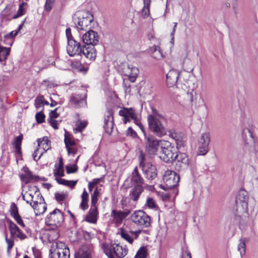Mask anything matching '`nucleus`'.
Wrapping results in <instances>:
<instances>
[{
  "instance_id": "obj_42",
  "label": "nucleus",
  "mask_w": 258,
  "mask_h": 258,
  "mask_svg": "<svg viewBox=\"0 0 258 258\" xmlns=\"http://www.w3.org/2000/svg\"><path fill=\"white\" fill-rule=\"evenodd\" d=\"M9 52V49L6 47L0 46V61L2 62L6 59Z\"/></svg>"
},
{
  "instance_id": "obj_9",
  "label": "nucleus",
  "mask_w": 258,
  "mask_h": 258,
  "mask_svg": "<svg viewBox=\"0 0 258 258\" xmlns=\"http://www.w3.org/2000/svg\"><path fill=\"white\" fill-rule=\"evenodd\" d=\"M163 179L165 183L163 188L168 189L175 187L178 184L180 178L174 171L167 170L165 172Z\"/></svg>"
},
{
  "instance_id": "obj_2",
  "label": "nucleus",
  "mask_w": 258,
  "mask_h": 258,
  "mask_svg": "<svg viewBox=\"0 0 258 258\" xmlns=\"http://www.w3.org/2000/svg\"><path fill=\"white\" fill-rule=\"evenodd\" d=\"M63 221V215L58 209H55L51 212L45 219V223L50 228L54 230L53 232V237L52 240L56 239L58 237V233L56 230L57 227L59 226Z\"/></svg>"
},
{
  "instance_id": "obj_24",
  "label": "nucleus",
  "mask_w": 258,
  "mask_h": 258,
  "mask_svg": "<svg viewBox=\"0 0 258 258\" xmlns=\"http://www.w3.org/2000/svg\"><path fill=\"white\" fill-rule=\"evenodd\" d=\"M9 228L11 237L10 239H8L7 237L6 238V241L8 243L7 252L8 253L10 252V249L14 244V239L16 238V226L15 224L10 223Z\"/></svg>"
},
{
  "instance_id": "obj_36",
  "label": "nucleus",
  "mask_w": 258,
  "mask_h": 258,
  "mask_svg": "<svg viewBox=\"0 0 258 258\" xmlns=\"http://www.w3.org/2000/svg\"><path fill=\"white\" fill-rule=\"evenodd\" d=\"M56 179L58 183L69 186L71 188H73L76 185L77 182V180H67L60 178H57Z\"/></svg>"
},
{
  "instance_id": "obj_59",
  "label": "nucleus",
  "mask_w": 258,
  "mask_h": 258,
  "mask_svg": "<svg viewBox=\"0 0 258 258\" xmlns=\"http://www.w3.org/2000/svg\"><path fill=\"white\" fill-rule=\"evenodd\" d=\"M10 212L12 216L16 220V206L15 203L12 204Z\"/></svg>"
},
{
  "instance_id": "obj_43",
  "label": "nucleus",
  "mask_w": 258,
  "mask_h": 258,
  "mask_svg": "<svg viewBox=\"0 0 258 258\" xmlns=\"http://www.w3.org/2000/svg\"><path fill=\"white\" fill-rule=\"evenodd\" d=\"M147 249L145 247H141L138 251L135 258H146Z\"/></svg>"
},
{
  "instance_id": "obj_13",
  "label": "nucleus",
  "mask_w": 258,
  "mask_h": 258,
  "mask_svg": "<svg viewBox=\"0 0 258 258\" xmlns=\"http://www.w3.org/2000/svg\"><path fill=\"white\" fill-rule=\"evenodd\" d=\"M142 160L140 161V165L142 167V170L144 172L146 177L149 179H153L157 176V170L155 166L150 163L146 164L143 163L144 156H140Z\"/></svg>"
},
{
  "instance_id": "obj_52",
  "label": "nucleus",
  "mask_w": 258,
  "mask_h": 258,
  "mask_svg": "<svg viewBox=\"0 0 258 258\" xmlns=\"http://www.w3.org/2000/svg\"><path fill=\"white\" fill-rule=\"evenodd\" d=\"M23 139L22 135L17 136V157L18 156H21L22 153L21 151V143Z\"/></svg>"
},
{
  "instance_id": "obj_28",
  "label": "nucleus",
  "mask_w": 258,
  "mask_h": 258,
  "mask_svg": "<svg viewBox=\"0 0 258 258\" xmlns=\"http://www.w3.org/2000/svg\"><path fill=\"white\" fill-rule=\"evenodd\" d=\"M36 190H37V187L32 185L29 187L28 190L27 191H25L24 193L22 194L23 200L26 201L27 203L30 204L31 206L33 205V192H35Z\"/></svg>"
},
{
  "instance_id": "obj_15",
  "label": "nucleus",
  "mask_w": 258,
  "mask_h": 258,
  "mask_svg": "<svg viewBox=\"0 0 258 258\" xmlns=\"http://www.w3.org/2000/svg\"><path fill=\"white\" fill-rule=\"evenodd\" d=\"M22 173L20 175L21 179L26 183L39 180L44 181L45 178L33 175L27 167H24L22 170Z\"/></svg>"
},
{
  "instance_id": "obj_7",
  "label": "nucleus",
  "mask_w": 258,
  "mask_h": 258,
  "mask_svg": "<svg viewBox=\"0 0 258 258\" xmlns=\"http://www.w3.org/2000/svg\"><path fill=\"white\" fill-rule=\"evenodd\" d=\"M145 137V145L146 152L150 155H155L161 147V140H158L152 135H147L144 127L142 131Z\"/></svg>"
},
{
  "instance_id": "obj_40",
  "label": "nucleus",
  "mask_w": 258,
  "mask_h": 258,
  "mask_svg": "<svg viewBox=\"0 0 258 258\" xmlns=\"http://www.w3.org/2000/svg\"><path fill=\"white\" fill-rule=\"evenodd\" d=\"M150 0H144V6L142 9V15L145 17H147L150 14Z\"/></svg>"
},
{
  "instance_id": "obj_29",
  "label": "nucleus",
  "mask_w": 258,
  "mask_h": 258,
  "mask_svg": "<svg viewBox=\"0 0 258 258\" xmlns=\"http://www.w3.org/2000/svg\"><path fill=\"white\" fill-rule=\"evenodd\" d=\"M38 148L42 150L43 153L50 148V142L47 137H44L37 140Z\"/></svg>"
},
{
  "instance_id": "obj_47",
  "label": "nucleus",
  "mask_w": 258,
  "mask_h": 258,
  "mask_svg": "<svg viewBox=\"0 0 258 258\" xmlns=\"http://www.w3.org/2000/svg\"><path fill=\"white\" fill-rule=\"evenodd\" d=\"M146 206L150 209H155L157 207L155 200L152 198L150 197L147 198Z\"/></svg>"
},
{
  "instance_id": "obj_49",
  "label": "nucleus",
  "mask_w": 258,
  "mask_h": 258,
  "mask_svg": "<svg viewBox=\"0 0 258 258\" xmlns=\"http://www.w3.org/2000/svg\"><path fill=\"white\" fill-rule=\"evenodd\" d=\"M35 118L39 123H42L44 121L45 115L43 114L42 110L36 114Z\"/></svg>"
},
{
  "instance_id": "obj_34",
  "label": "nucleus",
  "mask_w": 258,
  "mask_h": 258,
  "mask_svg": "<svg viewBox=\"0 0 258 258\" xmlns=\"http://www.w3.org/2000/svg\"><path fill=\"white\" fill-rule=\"evenodd\" d=\"M151 51L152 52V56L153 58L156 59H161L163 56L161 53L159 47L158 46H154L151 48Z\"/></svg>"
},
{
  "instance_id": "obj_54",
  "label": "nucleus",
  "mask_w": 258,
  "mask_h": 258,
  "mask_svg": "<svg viewBox=\"0 0 258 258\" xmlns=\"http://www.w3.org/2000/svg\"><path fill=\"white\" fill-rule=\"evenodd\" d=\"M168 133L169 136L174 140L181 134L180 133H176L174 129L169 130Z\"/></svg>"
},
{
  "instance_id": "obj_35",
  "label": "nucleus",
  "mask_w": 258,
  "mask_h": 258,
  "mask_svg": "<svg viewBox=\"0 0 258 258\" xmlns=\"http://www.w3.org/2000/svg\"><path fill=\"white\" fill-rule=\"evenodd\" d=\"M210 142V135L209 132H206L202 134L199 140V145H204L209 146Z\"/></svg>"
},
{
  "instance_id": "obj_5",
  "label": "nucleus",
  "mask_w": 258,
  "mask_h": 258,
  "mask_svg": "<svg viewBox=\"0 0 258 258\" xmlns=\"http://www.w3.org/2000/svg\"><path fill=\"white\" fill-rule=\"evenodd\" d=\"M119 115L123 117L122 121L124 124L134 121L135 124L139 127L141 131H143L144 125L141 122V116L132 108L124 107L119 111Z\"/></svg>"
},
{
  "instance_id": "obj_6",
  "label": "nucleus",
  "mask_w": 258,
  "mask_h": 258,
  "mask_svg": "<svg viewBox=\"0 0 258 258\" xmlns=\"http://www.w3.org/2000/svg\"><path fill=\"white\" fill-rule=\"evenodd\" d=\"M93 16L89 13H84L82 17L75 14L73 17V22L78 30L87 31L90 29L93 22Z\"/></svg>"
},
{
  "instance_id": "obj_12",
  "label": "nucleus",
  "mask_w": 258,
  "mask_h": 258,
  "mask_svg": "<svg viewBox=\"0 0 258 258\" xmlns=\"http://www.w3.org/2000/svg\"><path fill=\"white\" fill-rule=\"evenodd\" d=\"M70 254L69 247L63 243H60L53 251H51L50 258H70Z\"/></svg>"
},
{
  "instance_id": "obj_4",
  "label": "nucleus",
  "mask_w": 258,
  "mask_h": 258,
  "mask_svg": "<svg viewBox=\"0 0 258 258\" xmlns=\"http://www.w3.org/2000/svg\"><path fill=\"white\" fill-rule=\"evenodd\" d=\"M177 152L171 143L166 140H161L160 158L165 162H171L175 160Z\"/></svg>"
},
{
  "instance_id": "obj_44",
  "label": "nucleus",
  "mask_w": 258,
  "mask_h": 258,
  "mask_svg": "<svg viewBox=\"0 0 258 258\" xmlns=\"http://www.w3.org/2000/svg\"><path fill=\"white\" fill-rule=\"evenodd\" d=\"M44 98L43 96H39L35 100V105L37 109L43 107Z\"/></svg>"
},
{
  "instance_id": "obj_8",
  "label": "nucleus",
  "mask_w": 258,
  "mask_h": 258,
  "mask_svg": "<svg viewBox=\"0 0 258 258\" xmlns=\"http://www.w3.org/2000/svg\"><path fill=\"white\" fill-rule=\"evenodd\" d=\"M131 218L134 224L141 228L148 227L150 225V217L143 211L135 212Z\"/></svg>"
},
{
  "instance_id": "obj_64",
  "label": "nucleus",
  "mask_w": 258,
  "mask_h": 258,
  "mask_svg": "<svg viewBox=\"0 0 258 258\" xmlns=\"http://www.w3.org/2000/svg\"><path fill=\"white\" fill-rule=\"evenodd\" d=\"M77 166L76 165H71L67 167V170L68 173H74L77 171Z\"/></svg>"
},
{
  "instance_id": "obj_32",
  "label": "nucleus",
  "mask_w": 258,
  "mask_h": 258,
  "mask_svg": "<svg viewBox=\"0 0 258 258\" xmlns=\"http://www.w3.org/2000/svg\"><path fill=\"white\" fill-rule=\"evenodd\" d=\"M31 207L37 216L43 214L47 209L46 204L44 201L33 204Z\"/></svg>"
},
{
  "instance_id": "obj_3",
  "label": "nucleus",
  "mask_w": 258,
  "mask_h": 258,
  "mask_svg": "<svg viewBox=\"0 0 258 258\" xmlns=\"http://www.w3.org/2000/svg\"><path fill=\"white\" fill-rule=\"evenodd\" d=\"M102 248L108 258H122L127 253V249L118 244L103 243Z\"/></svg>"
},
{
  "instance_id": "obj_1",
  "label": "nucleus",
  "mask_w": 258,
  "mask_h": 258,
  "mask_svg": "<svg viewBox=\"0 0 258 258\" xmlns=\"http://www.w3.org/2000/svg\"><path fill=\"white\" fill-rule=\"evenodd\" d=\"M147 120L149 129L157 137L161 138L167 134V119L154 108H152V112L148 115Z\"/></svg>"
},
{
  "instance_id": "obj_53",
  "label": "nucleus",
  "mask_w": 258,
  "mask_h": 258,
  "mask_svg": "<svg viewBox=\"0 0 258 258\" xmlns=\"http://www.w3.org/2000/svg\"><path fill=\"white\" fill-rule=\"evenodd\" d=\"M55 2V0H46V3L45 5V9L47 11H50L54 5Z\"/></svg>"
},
{
  "instance_id": "obj_55",
  "label": "nucleus",
  "mask_w": 258,
  "mask_h": 258,
  "mask_svg": "<svg viewBox=\"0 0 258 258\" xmlns=\"http://www.w3.org/2000/svg\"><path fill=\"white\" fill-rule=\"evenodd\" d=\"M54 175L62 176L64 175L63 167L61 165H59L57 168L54 171Z\"/></svg>"
},
{
  "instance_id": "obj_41",
  "label": "nucleus",
  "mask_w": 258,
  "mask_h": 258,
  "mask_svg": "<svg viewBox=\"0 0 258 258\" xmlns=\"http://www.w3.org/2000/svg\"><path fill=\"white\" fill-rule=\"evenodd\" d=\"M64 143L66 148L74 146L75 145V142L73 140L71 135L67 133L65 134Z\"/></svg>"
},
{
  "instance_id": "obj_37",
  "label": "nucleus",
  "mask_w": 258,
  "mask_h": 258,
  "mask_svg": "<svg viewBox=\"0 0 258 258\" xmlns=\"http://www.w3.org/2000/svg\"><path fill=\"white\" fill-rule=\"evenodd\" d=\"M177 149L184 147L186 144V140L185 137L181 134L175 140Z\"/></svg>"
},
{
  "instance_id": "obj_14",
  "label": "nucleus",
  "mask_w": 258,
  "mask_h": 258,
  "mask_svg": "<svg viewBox=\"0 0 258 258\" xmlns=\"http://www.w3.org/2000/svg\"><path fill=\"white\" fill-rule=\"evenodd\" d=\"M99 40L98 33L93 30H89L82 36V41L87 45L95 46Z\"/></svg>"
},
{
  "instance_id": "obj_58",
  "label": "nucleus",
  "mask_w": 258,
  "mask_h": 258,
  "mask_svg": "<svg viewBox=\"0 0 258 258\" xmlns=\"http://www.w3.org/2000/svg\"><path fill=\"white\" fill-rule=\"evenodd\" d=\"M9 82V78L8 77L0 75V87L5 86Z\"/></svg>"
},
{
  "instance_id": "obj_56",
  "label": "nucleus",
  "mask_w": 258,
  "mask_h": 258,
  "mask_svg": "<svg viewBox=\"0 0 258 258\" xmlns=\"http://www.w3.org/2000/svg\"><path fill=\"white\" fill-rule=\"evenodd\" d=\"M26 233L23 230L17 227V238H20L21 240H23L27 238Z\"/></svg>"
},
{
  "instance_id": "obj_23",
  "label": "nucleus",
  "mask_w": 258,
  "mask_h": 258,
  "mask_svg": "<svg viewBox=\"0 0 258 258\" xmlns=\"http://www.w3.org/2000/svg\"><path fill=\"white\" fill-rule=\"evenodd\" d=\"M141 231V230H139L136 231H131L128 233L124 230H121L120 235L122 238L126 240L130 244H132L134 240L138 238Z\"/></svg>"
},
{
  "instance_id": "obj_21",
  "label": "nucleus",
  "mask_w": 258,
  "mask_h": 258,
  "mask_svg": "<svg viewBox=\"0 0 258 258\" xmlns=\"http://www.w3.org/2000/svg\"><path fill=\"white\" fill-rule=\"evenodd\" d=\"M82 54L90 60H95L96 57V52L94 46L83 45L81 49Z\"/></svg>"
},
{
  "instance_id": "obj_30",
  "label": "nucleus",
  "mask_w": 258,
  "mask_h": 258,
  "mask_svg": "<svg viewBox=\"0 0 258 258\" xmlns=\"http://www.w3.org/2000/svg\"><path fill=\"white\" fill-rule=\"evenodd\" d=\"M131 181L136 185H143L144 179L139 173L138 168L136 167L133 171L131 175Z\"/></svg>"
},
{
  "instance_id": "obj_25",
  "label": "nucleus",
  "mask_w": 258,
  "mask_h": 258,
  "mask_svg": "<svg viewBox=\"0 0 258 258\" xmlns=\"http://www.w3.org/2000/svg\"><path fill=\"white\" fill-rule=\"evenodd\" d=\"M129 214L128 211H121L120 210H112L111 216L113 217L115 223H121L122 220Z\"/></svg>"
},
{
  "instance_id": "obj_48",
  "label": "nucleus",
  "mask_w": 258,
  "mask_h": 258,
  "mask_svg": "<svg viewBox=\"0 0 258 258\" xmlns=\"http://www.w3.org/2000/svg\"><path fill=\"white\" fill-rule=\"evenodd\" d=\"M99 191L98 190V188H96L93 193L91 195V204L92 205L96 204L97 203L98 197H99Z\"/></svg>"
},
{
  "instance_id": "obj_22",
  "label": "nucleus",
  "mask_w": 258,
  "mask_h": 258,
  "mask_svg": "<svg viewBox=\"0 0 258 258\" xmlns=\"http://www.w3.org/2000/svg\"><path fill=\"white\" fill-rule=\"evenodd\" d=\"M144 189V185H135L130 191V199L134 202H137L139 199Z\"/></svg>"
},
{
  "instance_id": "obj_39",
  "label": "nucleus",
  "mask_w": 258,
  "mask_h": 258,
  "mask_svg": "<svg viewBox=\"0 0 258 258\" xmlns=\"http://www.w3.org/2000/svg\"><path fill=\"white\" fill-rule=\"evenodd\" d=\"M88 124V122L86 121L78 120L76 122V127L74 128V132L75 133L78 132H82V131L86 127Z\"/></svg>"
},
{
  "instance_id": "obj_60",
  "label": "nucleus",
  "mask_w": 258,
  "mask_h": 258,
  "mask_svg": "<svg viewBox=\"0 0 258 258\" xmlns=\"http://www.w3.org/2000/svg\"><path fill=\"white\" fill-rule=\"evenodd\" d=\"M126 135L130 136L133 138H136L137 137V133L131 127H128L127 130Z\"/></svg>"
},
{
  "instance_id": "obj_17",
  "label": "nucleus",
  "mask_w": 258,
  "mask_h": 258,
  "mask_svg": "<svg viewBox=\"0 0 258 258\" xmlns=\"http://www.w3.org/2000/svg\"><path fill=\"white\" fill-rule=\"evenodd\" d=\"M103 127L105 132L108 134H111L113 128V117L111 110L109 109L106 112Z\"/></svg>"
},
{
  "instance_id": "obj_62",
  "label": "nucleus",
  "mask_w": 258,
  "mask_h": 258,
  "mask_svg": "<svg viewBox=\"0 0 258 258\" xmlns=\"http://www.w3.org/2000/svg\"><path fill=\"white\" fill-rule=\"evenodd\" d=\"M49 122L50 123V125L52 126V127L55 129L56 130L58 128L57 126V121L55 120L54 119L50 118L49 119Z\"/></svg>"
},
{
  "instance_id": "obj_50",
  "label": "nucleus",
  "mask_w": 258,
  "mask_h": 258,
  "mask_svg": "<svg viewBox=\"0 0 258 258\" xmlns=\"http://www.w3.org/2000/svg\"><path fill=\"white\" fill-rule=\"evenodd\" d=\"M43 154V152H42V151L37 148L36 150H35L34 153L33 154L32 156L33 159L35 161H37L40 158Z\"/></svg>"
},
{
  "instance_id": "obj_63",
  "label": "nucleus",
  "mask_w": 258,
  "mask_h": 258,
  "mask_svg": "<svg viewBox=\"0 0 258 258\" xmlns=\"http://www.w3.org/2000/svg\"><path fill=\"white\" fill-rule=\"evenodd\" d=\"M77 69L79 72L85 73L87 72L88 70V67L87 66H82L81 64H80L77 67Z\"/></svg>"
},
{
  "instance_id": "obj_20",
  "label": "nucleus",
  "mask_w": 258,
  "mask_h": 258,
  "mask_svg": "<svg viewBox=\"0 0 258 258\" xmlns=\"http://www.w3.org/2000/svg\"><path fill=\"white\" fill-rule=\"evenodd\" d=\"M180 73L176 70H170L166 75V83L169 87L174 86L179 77Z\"/></svg>"
},
{
  "instance_id": "obj_16",
  "label": "nucleus",
  "mask_w": 258,
  "mask_h": 258,
  "mask_svg": "<svg viewBox=\"0 0 258 258\" xmlns=\"http://www.w3.org/2000/svg\"><path fill=\"white\" fill-rule=\"evenodd\" d=\"M68 43L67 50L70 56L81 55L82 47L79 42L75 40H71Z\"/></svg>"
},
{
  "instance_id": "obj_26",
  "label": "nucleus",
  "mask_w": 258,
  "mask_h": 258,
  "mask_svg": "<svg viewBox=\"0 0 258 258\" xmlns=\"http://www.w3.org/2000/svg\"><path fill=\"white\" fill-rule=\"evenodd\" d=\"M98 215L97 207L96 204L91 205V208L88 215L86 217V220L90 223H94L96 222Z\"/></svg>"
},
{
  "instance_id": "obj_57",
  "label": "nucleus",
  "mask_w": 258,
  "mask_h": 258,
  "mask_svg": "<svg viewBox=\"0 0 258 258\" xmlns=\"http://www.w3.org/2000/svg\"><path fill=\"white\" fill-rule=\"evenodd\" d=\"M67 195L63 193H56L55 194V198L56 201L60 202L64 200L67 197Z\"/></svg>"
},
{
  "instance_id": "obj_38",
  "label": "nucleus",
  "mask_w": 258,
  "mask_h": 258,
  "mask_svg": "<svg viewBox=\"0 0 258 258\" xmlns=\"http://www.w3.org/2000/svg\"><path fill=\"white\" fill-rule=\"evenodd\" d=\"M33 204H35L37 203H41L44 201L42 196L40 194V192L37 187V190H36L35 192H33Z\"/></svg>"
},
{
  "instance_id": "obj_45",
  "label": "nucleus",
  "mask_w": 258,
  "mask_h": 258,
  "mask_svg": "<svg viewBox=\"0 0 258 258\" xmlns=\"http://www.w3.org/2000/svg\"><path fill=\"white\" fill-rule=\"evenodd\" d=\"M27 3L23 2L20 4L19 10L17 11V18L23 15L25 12Z\"/></svg>"
},
{
  "instance_id": "obj_10",
  "label": "nucleus",
  "mask_w": 258,
  "mask_h": 258,
  "mask_svg": "<svg viewBox=\"0 0 258 258\" xmlns=\"http://www.w3.org/2000/svg\"><path fill=\"white\" fill-rule=\"evenodd\" d=\"M247 200L248 197L246 191H240L236 200L237 214L246 213L248 207Z\"/></svg>"
},
{
  "instance_id": "obj_51",
  "label": "nucleus",
  "mask_w": 258,
  "mask_h": 258,
  "mask_svg": "<svg viewBox=\"0 0 258 258\" xmlns=\"http://www.w3.org/2000/svg\"><path fill=\"white\" fill-rule=\"evenodd\" d=\"M238 250L240 252V255L242 256L245 254V244L243 240H240L238 246Z\"/></svg>"
},
{
  "instance_id": "obj_33",
  "label": "nucleus",
  "mask_w": 258,
  "mask_h": 258,
  "mask_svg": "<svg viewBox=\"0 0 258 258\" xmlns=\"http://www.w3.org/2000/svg\"><path fill=\"white\" fill-rule=\"evenodd\" d=\"M82 202L80 204V207L83 210L87 209L88 208V202L89 200V194L84 189L81 196Z\"/></svg>"
},
{
  "instance_id": "obj_31",
  "label": "nucleus",
  "mask_w": 258,
  "mask_h": 258,
  "mask_svg": "<svg viewBox=\"0 0 258 258\" xmlns=\"http://www.w3.org/2000/svg\"><path fill=\"white\" fill-rule=\"evenodd\" d=\"M30 221L31 219L28 218L23 219L17 213V224H18L21 227L22 230L27 234L30 232L29 224Z\"/></svg>"
},
{
  "instance_id": "obj_46",
  "label": "nucleus",
  "mask_w": 258,
  "mask_h": 258,
  "mask_svg": "<svg viewBox=\"0 0 258 258\" xmlns=\"http://www.w3.org/2000/svg\"><path fill=\"white\" fill-rule=\"evenodd\" d=\"M208 146L207 145H199L198 150V154L200 155H205L208 151Z\"/></svg>"
},
{
  "instance_id": "obj_61",
  "label": "nucleus",
  "mask_w": 258,
  "mask_h": 258,
  "mask_svg": "<svg viewBox=\"0 0 258 258\" xmlns=\"http://www.w3.org/2000/svg\"><path fill=\"white\" fill-rule=\"evenodd\" d=\"M66 36L68 39V42L71 40H74L71 33V28H68L66 30Z\"/></svg>"
},
{
  "instance_id": "obj_27",
  "label": "nucleus",
  "mask_w": 258,
  "mask_h": 258,
  "mask_svg": "<svg viewBox=\"0 0 258 258\" xmlns=\"http://www.w3.org/2000/svg\"><path fill=\"white\" fill-rule=\"evenodd\" d=\"M92 250L87 246H82L75 254V258H92Z\"/></svg>"
},
{
  "instance_id": "obj_18",
  "label": "nucleus",
  "mask_w": 258,
  "mask_h": 258,
  "mask_svg": "<svg viewBox=\"0 0 258 258\" xmlns=\"http://www.w3.org/2000/svg\"><path fill=\"white\" fill-rule=\"evenodd\" d=\"M175 160H176V167L178 169L186 168L188 165V158L184 153H176L175 156Z\"/></svg>"
},
{
  "instance_id": "obj_11",
  "label": "nucleus",
  "mask_w": 258,
  "mask_h": 258,
  "mask_svg": "<svg viewBox=\"0 0 258 258\" xmlns=\"http://www.w3.org/2000/svg\"><path fill=\"white\" fill-rule=\"evenodd\" d=\"M120 72L122 75L127 76L130 82L134 83L139 73V69L132 65L124 64L121 69Z\"/></svg>"
},
{
  "instance_id": "obj_19",
  "label": "nucleus",
  "mask_w": 258,
  "mask_h": 258,
  "mask_svg": "<svg viewBox=\"0 0 258 258\" xmlns=\"http://www.w3.org/2000/svg\"><path fill=\"white\" fill-rule=\"evenodd\" d=\"M85 97V95L81 96L79 94H74L71 97L70 101L71 105L76 108L85 107L87 104Z\"/></svg>"
}]
</instances>
